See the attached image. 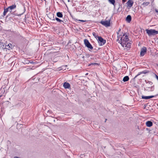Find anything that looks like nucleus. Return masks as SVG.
Returning a JSON list of instances; mask_svg holds the SVG:
<instances>
[{
  "label": "nucleus",
  "instance_id": "nucleus-1",
  "mask_svg": "<svg viewBox=\"0 0 158 158\" xmlns=\"http://www.w3.org/2000/svg\"><path fill=\"white\" fill-rule=\"evenodd\" d=\"M145 82H146V84L144 87V90L148 92H151L154 91L155 89V87L154 86H152V83L150 81H148L146 80H145Z\"/></svg>",
  "mask_w": 158,
  "mask_h": 158
},
{
  "label": "nucleus",
  "instance_id": "nucleus-2",
  "mask_svg": "<svg viewBox=\"0 0 158 158\" xmlns=\"http://www.w3.org/2000/svg\"><path fill=\"white\" fill-rule=\"evenodd\" d=\"M129 41V39L127 35L124 34L121 37L120 40H119L118 43L121 44L123 47H124V44H126L127 42Z\"/></svg>",
  "mask_w": 158,
  "mask_h": 158
},
{
  "label": "nucleus",
  "instance_id": "nucleus-3",
  "mask_svg": "<svg viewBox=\"0 0 158 158\" xmlns=\"http://www.w3.org/2000/svg\"><path fill=\"white\" fill-rule=\"evenodd\" d=\"M146 31L148 35L149 36L156 35L158 34V31L155 29H150L146 30Z\"/></svg>",
  "mask_w": 158,
  "mask_h": 158
},
{
  "label": "nucleus",
  "instance_id": "nucleus-4",
  "mask_svg": "<svg viewBox=\"0 0 158 158\" xmlns=\"http://www.w3.org/2000/svg\"><path fill=\"white\" fill-rule=\"evenodd\" d=\"M99 45L102 46L106 43V40L103 39L101 36H98L97 39Z\"/></svg>",
  "mask_w": 158,
  "mask_h": 158
},
{
  "label": "nucleus",
  "instance_id": "nucleus-5",
  "mask_svg": "<svg viewBox=\"0 0 158 158\" xmlns=\"http://www.w3.org/2000/svg\"><path fill=\"white\" fill-rule=\"evenodd\" d=\"M84 42L85 46L88 48H89L91 49H93V46L88 40L86 39H85L84 40Z\"/></svg>",
  "mask_w": 158,
  "mask_h": 158
},
{
  "label": "nucleus",
  "instance_id": "nucleus-6",
  "mask_svg": "<svg viewBox=\"0 0 158 158\" xmlns=\"http://www.w3.org/2000/svg\"><path fill=\"white\" fill-rule=\"evenodd\" d=\"M100 23L106 27H108L110 25V20L101 21Z\"/></svg>",
  "mask_w": 158,
  "mask_h": 158
},
{
  "label": "nucleus",
  "instance_id": "nucleus-7",
  "mask_svg": "<svg viewBox=\"0 0 158 158\" xmlns=\"http://www.w3.org/2000/svg\"><path fill=\"white\" fill-rule=\"evenodd\" d=\"M147 48L145 47H143L141 50L140 55L141 56H143L147 52Z\"/></svg>",
  "mask_w": 158,
  "mask_h": 158
},
{
  "label": "nucleus",
  "instance_id": "nucleus-8",
  "mask_svg": "<svg viewBox=\"0 0 158 158\" xmlns=\"http://www.w3.org/2000/svg\"><path fill=\"white\" fill-rule=\"evenodd\" d=\"M149 72V71L148 70H144L142 72H139L138 73V74L137 75H136V76H135L134 78H136L138 76H139V75H140V74H146Z\"/></svg>",
  "mask_w": 158,
  "mask_h": 158
},
{
  "label": "nucleus",
  "instance_id": "nucleus-9",
  "mask_svg": "<svg viewBox=\"0 0 158 158\" xmlns=\"http://www.w3.org/2000/svg\"><path fill=\"white\" fill-rule=\"evenodd\" d=\"M18 15L17 14H15L14 12L8 14V15L6 17V18L9 17L10 18H11L12 17H14L15 16H17Z\"/></svg>",
  "mask_w": 158,
  "mask_h": 158
},
{
  "label": "nucleus",
  "instance_id": "nucleus-10",
  "mask_svg": "<svg viewBox=\"0 0 158 158\" xmlns=\"http://www.w3.org/2000/svg\"><path fill=\"white\" fill-rule=\"evenodd\" d=\"M134 2L132 0H129L127 2V4L128 6L131 7L133 6Z\"/></svg>",
  "mask_w": 158,
  "mask_h": 158
},
{
  "label": "nucleus",
  "instance_id": "nucleus-11",
  "mask_svg": "<svg viewBox=\"0 0 158 158\" xmlns=\"http://www.w3.org/2000/svg\"><path fill=\"white\" fill-rule=\"evenodd\" d=\"M155 96L153 95H152L150 96H144L143 95L142 96V98L143 99H148L152 98H153Z\"/></svg>",
  "mask_w": 158,
  "mask_h": 158
},
{
  "label": "nucleus",
  "instance_id": "nucleus-12",
  "mask_svg": "<svg viewBox=\"0 0 158 158\" xmlns=\"http://www.w3.org/2000/svg\"><path fill=\"white\" fill-rule=\"evenodd\" d=\"M63 86L65 89H69L70 86L69 83L65 82L64 83Z\"/></svg>",
  "mask_w": 158,
  "mask_h": 158
},
{
  "label": "nucleus",
  "instance_id": "nucleus-13",
  "mask_svg": "<svg viewBox=\"0 0 158 158\" xmlns=\"http://www.w3.org/2000/svg\"><path fill=\"white\" fill-rule=\"evenodd\" d=\"M16 5L14 4L11 6L8 7V8L10 10V12H11V10L14 9L15 8H16Z\"/></svg>",
  "mask_w": 158,
  "mask_h": 158
},
{
  "label": "nucleus",
  "instance_id": "nucleus-14",
  "mask_svg": "<svg viewBox=\"0 0 158 158\" xmlns=\"http://www.w3.org/2000/svg\"><path fill=\"white\" fill-rule=\"evenodd\" d=\"M146 124L147 127H150L152 126L153 123L151 121H148L146 122Z\"/></svg>",
  "mask_w": 158,
  "mask_h": 158
},
{
  "label": "nucleus",
  "instance_id": "nucleus-15",
  "mask_svg": "<svg viewBox=\"0 0 158 158\" xmlns=\"http://www.w3.org/2000/svg\"><path fill=\"white\" fill-rule=\"evenodd\" d=\"M131 20V15H128L126 18V20L128 23H130Z\"/></svg>",
  "mask_w": 158,
  "mask_h": 158
},
{
  "label": "nucleus",
  "instance_id": "nucleus-16",
  "mask_svg": "<svg viewBox=\"0 0 158 158\" xmlns=\"http://www.w3.org/2000/svg\"><path fill=\"white\" fill-rule=\"evenodd\" d=\"M131 44L128 42V41L127 42L126 44H124V47H126L127 48H130L131 46Z\"/></svg>",
  "mask_w": 158,
  "mask_h": 158
},
{
  "label": "nucleus",
  "instance_id": "nucleus-17",
  "mask_svg": "<svg viewBox=\"0 0 158 158\" xmlns=\"http://www.w3.org/2000/svg\"><path fill=\"white\" fill-rule=\"evenodd\" d=\"M8 11H9L10 12V10H9L8 7L6 8H4V11L3 13V15L5 16L7 12Z\"/></svg>",
  "mask_w": 158,
  "mask_h": 158
},
{
  "label": "nucleus",
  "instance_id": "nucleus-18",
  "mask_svg": "<svg viewBox=\"0 0 158 158\" xmlns=\"http://www.w3.org/2000/svg\"><path fill=\"white\" fill-rule=\"evenodd\" d=\"M56 15L59 18H62L63 16V15L62 12H58L56 13Z\"/></svg>",
  "mask_w": 158,
  "mask_h": 158
},
{
  "label": "nucleus",
  "instance_id": "nucleus-19",
  "mask_svg": "<svg viewBox=\"0 0 158 158\" xmlns=\"http://www.w3.org/2000/svg\"><path fill=\"white\" fill-rule=\"evenodd\" d=\"M129 77L128 76H126L124 77L123 79V81L124 82L128 81L129 80Z\"/></svg>",
  "mask_w": 158,
  "mask_h": 158
},
{
  "label": "nucleus",
  "instance_id": "nucleus-20",
  "mask_svg": "<svg viewBox=\"0 0 158 158\" xmlns=\"http://www.w3.org/2000/svg\"><path fill=\"white\" fill-rule=\"evenodd\" d=\"M55 19L58 22L60 23H61L62 22L63 23H65L64 22V21L62 20H61L60 19H59V18H57L56 17H55Z\"/></svg>",
  "mask_w": 158,
  "mask_h": 158
},
{
  "label": "nucleus",
  "instance_id": "nucleus-21",
  "mask_svg": "<svg viewBox=\"0 0 158 158\" xmlns=\"http://www.w3.org/2000/svg\"><path fill=\"white\" fill-rule=\"evenodd\" d=\"M12 45L10 44H8L7 45V47H6L5 48H6V49H8V50H9V48H12Z\"/></svg>",
  "mask_w": 158,
  "mask_h": 158
},
{
  "label": "nucleus",
  "instance_id": "nucleus-22",
  "mask_svg": "<svg viewBox=\"0 0 158 158\" xmlns=\"http://www.w3.org/2000/svg\"><path fill=\"white\" fill-rule=\"evenodd\" d=\"M109 2L111 3V4H113V5H114L115 3V0H108Z\"/></svg>",
  "mask_w": 158,
  "mask_h": 158
},
{
  "label": "nucleus",
  "instance_id": "nucleus-23",
  "mask_svg": "<svg viewBox=\"0 0 158 158\" xmlns=\"http://www.w3.org/2000/svg\"><path fill=\"white\" fill-rule=\"evenodd\" d=\"M92 34L97 39H98V37L99 36H98L96 35V33L94 32L92 33Z\"/></svg>",
  "mask_w": 158,
  "mask_h": 158
},
{
  "label": "nucleus",
  "instance_id": "nucleus-24",
  "mask_svg": "<svg viewBox=\"0 0 158 158\" xmlns=\"http://www.w3.org/2000/svg\"><path fill=\"white\" fill-rule=\"evenodd\" d=\"M2 48H3V49H6V48H5L6 47H7V45L6 44H2Z\"/></svg>",
  "mask_w": 158,
  "mask_h": 158
},
{
  "label": "nucleus",
  "instance_id": "nucleus-25",
  "mask_svg": "<svg viewBox=\"0 0 158 158\" xmlns=\"http://www.w3.org/2000/svg\"><path fill=\"white\" fill-rule=\"evenodd\" d=\"M149 2H143V5H145L146 6L148 5V4H149Z\"/></svg>",
  "mask_w": 158,
  "mask_h": 158
},
{
  "label": "nucleus",
  "instance_id": "nucleus-26",
  "mask_svg": "<svg viewBox=\"0 0 158 158\" xmlns=\"http://www.w3.org/2000/svg\"><path fill=\"white\" fill-rule=\"evenodd\" d=\"M120 36H121V35H119L118 36H117L118 39L117 40V41H118V40L119 41V39Z\"/></svg>",
  "mask_w": 158,
  "mask_h": 158
},
{
  "label": "nucleus",
  "instance_id": "nucleus-27",
  "mask_svg": "<svg viewBox=\"0 0 158 158\" xmlns=\"http://www.w3.org/2000/svg\"><path fill=\"white\" fill-rule=\"evenodd\" d=\"M79 21H81V22H86V20H79Z\"/></svg>",
  "mask_w": 158,
  "mask_h": 158
},
{
  "label": "nucleus",
  "instance_id": "nucleus-28",
  "mask_svg": "<svg viewBox=\"0 0 158 158\" xmlns=\"http://www.w3.org/2000/svg\"><path fill=\"white\" fill-rule=\"evenodd\" d=\"M156 77V79L158 80V76L156 74H155Z\"/></svg>",
  "mask_w": 158,
  "mask_h": 158
},
{
  "label": "nucleus",
  "instance_id": "nucleus-29",
  "mask_svg": "<svg viewBox=\"0 0 158 158\" xmlns=\"http://www.w3.org/2000/svg\"><path fill=\"white\" fill-rule=\"evenodd\" d=\"M155 11L156 13H158V10H157V9H155Z\"/></svg>",
  "mask_w": 158,
  "mask_h": 158
},
{
  "label": "nucleus",
  "instance_id": "nucleus-30",
  "mask_svg": "<svg viewBox=\"0 0 158 158\" xmlns=\"http://www.w3.org/2000/svg\"><path fill=\"white\" fill-rule=\"evenodd\" d=\"M123 2L124 3L126 2V0H122Z\"/></svg>",
  "mask_w": 158,
  "mask_h": 158
},
{
  "label": "nucleus",
  "instance_id": "nucleus-31",
  "mask_svg": "<svg viewBox=\"0 0 158 158\" xmlns=\"http://www.w3.org/2000/svg\"><path fill=\"white\" fill-rule=\"evenodd\" d=\"M51 112V111L49 110H48V112H47V113H49Z\"/></svg>",
  "mask_w": 158,
  "mask_h": 158
},
{
  "label": "nucleus",
  "instance_id": "nucleus-32",
  "mask_svg": "<svg viewBox=\"0 0 158 158\" xmlns=\"http://www.w3.org/2000/svg\"><path fill=\"white\" fill-rule=\"evenodd\" d=\"M92 64H98L96 63H92Z\"/></svg>",
  "mask_w": 158,
  "mask_h": 158
},
{
  "label": "nucleus",
  "instance_id": "nucleus-33",
  "mask_svg": "<svg viewBox=\"0 0 158 158\" xmlns=\"http://www.w3.org/2000/svg\"><path fill=\"white\" fill-rule=\"evenodd\" d=\"M120 31H121V29L120 28L118 31L119 32Z\"/></svg>",
  "mask_w": 158,
  "mask_h": 158
},
{
  "label": "nucleus",
  "instance_id": "nucleus-34",
  "mask_svg": "<svg viewBox=\"0 0 158 158\" xmlns=\"http://www.w3.org/2000/svg\"><path fill=\"white\" fill-rule=\"evenodd\" d=\"M88 73H87L85 74V75H86V76L87 75H88Z\"/></svg>",
  "mask_w": 158,
  "mask_h": 158
},
{
  "label": "nucleus",
  "instance_id": "nucleus-35",
  "mask_svg": "<svg viewBox=\"0 0 158 158\" xmlns=\"http://www.w3.org/2000/svg\"><path fill=\"white\" fill-rule=\"evenodd\" d=\"M118 32H118H117V34H118V32Z\"/></svg>",
  "mask_w": 158,
  "mask_h": 158
},
{
  "label": "nucleus",
  "instance_id": "nucleus-36",
  "mask_svg": "<svg viewBox=\"0 0 158 158\" xmlns=\"http://www.w3.org/2000/svg\"><path fill=\"white\" fill-rule=\"evenodd\" d=\"M3 89V91H4V92H3V93H4V92H5V90H4V89Z\"/></svg>",
  "mask_w": 158,
  "mask_h": 158
},
{
  "label": "nucleus",
  "instance_id": "nucleus-37",
  "mask_svg": "<svg viewBox=\"0 0 158 158\" xmlns=\"http://www.w3.org/2000/svg\"><path fill=\"white\" fill-rule=\"evenodd\" d=\"M68 2H70V0H68Z\"/></svg>",
  "mask_w": 158,
  "mask_h": 158
},
{
  "label": "nucleus",
  "instance_id": "nucleus-38",
  "mask_svg": "<svg viewBox=\"0 0 158 158\" xmlns=\"http://www.w3.org/2000/svg\"><path fill=\"white\" fill-rule=\"evenodd\" d=\"M146 129H147V130H148V129L147 128H146Z\"/></svg>",
  "mask_w": 158,
  "mask_h": 158
},
{
  "label": "nucleus",
  "instance_id": "nucleus-39",
  "mask_svg": "<svg viewBox=\"0 0 158 158\" xmlns=\"http://www.w3.org/2000/svg\"><path fill=\"white\" fill-rule=\"evenodd\" d=\"M106 120H107L106 119V120H105V122H106Z\"/></svg>",
  "mask_w": 158,
  "mask_h": 158
},
{
  "label": "nucleus",
  "instance_id": "nucleus-40",
  "mask_svg": "<svg viewBox=\"0 0 158 158\" xmlns=\"http://www.w3.org/2000/svg\"><path fill=\"white\" fill-rule=\"evenodd\" d=\"M1 96H2V95H0V97H1Z\"/></svg>",
  "mask_w": 158,
  "mask_h": 158
},
{
  "label": "nucleus",
  "instance_id": "nucleus-41",
  "mask_svg": "<svg viewBox=\"0 0 158 158\" xmlns=\"http://www.w3.org/2000/svg\"><path fill=\"white\" fill-rule=\"evenodd\" d=\"M157 66L158 67V64H157Z\"/></svg>",
  "mask_w": 158,
  "mask_h": 158
}]
</instances>
